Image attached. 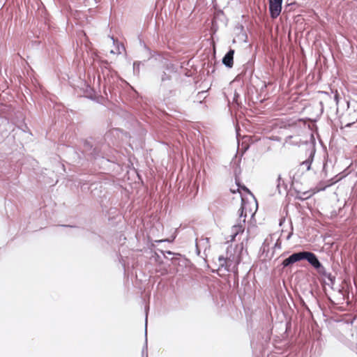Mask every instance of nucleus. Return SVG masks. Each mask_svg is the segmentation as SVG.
<instances>
[{
	"mask_svg": "<svg viewBox=\"0 0 357 357\" xmlns=\"http://www.w3.org/2000/svg\"><path fill=\"white\" fill-rule=\"evenodd\" d=\"M239 213V220L238 222L234 225L231 228V241H234L235 237L239 234L244 231V225L245 222L246 218V213H244V208L243 206L241 205V208L238 210Z\"/></svg>",
	"mask_w": 357,
	"mask_h": 357,
	"instance_id": "20e7f679",
	"label": "nucleus"
},
{
	"mask_svg": "<svg viewBox=\"0 0 357 357\" xmlns=\"http://www.w3.org/2000/svg\"><path fill=\"white\" fill-rule=\"evenodd\" d=\"M303 251L294 252L283 260V261L282 262V266H283V268L289 266L296 262L303 260Z\"/></svg>",
	"mask_w": 357,
	"mask_h": 357,
	"instance_id": "6e6552de",
	"label": "nucleus"
},
{
	"mask_svg": "<svg viewBox=\"0 0 357 357\" xmlns=\"http://www.w3.org/2000/svg\"><path fill=\"white\" fill-rule=\"evenodd\" d=\"M305 259L317 271L321 276L329 280L332 283L335 280V278L332 276L331 273H328L321 263L319 261L317 255L309 251H303V260Z\"/></svg>",
	"mask_w": 357,
	"mask_h": 357,
	"instance_id": "f257e3e1",
	"label": "nucleus"
},
{
	"mask_svg": "<svg viewBox=\"0 0 357 357\" xmlns=\"http://www.w3.org/2000/svg\"><path fill=\"white\" fill-rule=\"evenodd\" d=\"M176 67L172 63H169L165 65L160 76L161 86L167 85V82L171 81L174 75L176 74Z\"/></svg>",
	"mask_w": 357,
	"mask_h": 357,
	"instance_id": "39448f33",
	"label": "nucleus"
},
{
	"mask_svg": "<svg viewBox=\"0 0 357 357\" xmlns=\"http://www.w3.org/2000/svg\"><path fill=\"white\" fill-rule=\"evenodd\" d=\"M109 63L105 60H100L99 61V66L101 69V72L98 70V79L100 82L101 79H106V77L109 75V70L108 68Z\"/></svg>",
	"mask_w": 357,
	"mask_h": 357,
	"instance_id": "1a4fd4ad",
	"label": "nucleus"
},
{
	"mask_svg": "<svg viewBox=\"0 0 357 357\" xmlns=\"http://www.w3.org/2000/svg\"><path fill=\"white\" fill-rule=\"evenodd\" d=\"M206 93H207V91H202L198 92V93L194 98L193 101L195 102L202 103V101L204 100H205L206 98L207 97Z\"/></svg>",
	"mask_w": 357,
	"mask_h": 357,
	"instance_id": "9b49d317",
	"label": "nucleus"
},
{
	"mask_svg": "<svg viewBox=\"0 0 357 357\" xmlns=\"http://www.w3.org/2000/svg\"><path fill=\"white\" fill-rule=\"evenodd\" d=\"M239 213V220L238 222L234 225L231 228V241H234L235 237L239 234L244 231V225L245 222L246 218V213H244V208L243 206L241 205V208L238 210Z\"/></svg>",
	"mask_w": 357,
	"mask_h": 357,
	"instance_id": "7ed1b4c3",
	"label": "nucleus"
},
{
	"mask_svg": "<svg viewBox=\"0 0 357 357\" xmlns=\"http://www.w3.org/2000/svg\"><path fill=\"white\" fill-rule=\"evenodd\" d=\"M281 241H280V239H278L275 243L274 244V249L280 250L281 248Z\"/></svg>",
	"mask_w": 357,
	"mask_h": 357,
	"instance_id": "2eb2a0df",
	"label": "nucleus"
},
{
	"mask_svg": "<svg viewBox=\"0 0 357 357\" xmlns=\"http://www.w3.org/2000/svg\"><path fill=\"white\" fill-rule=\"evenodd\" d=\"M277 189L279 194H282L281 187L282 186L284 190H286V185H284V182L282 180L280 175H278L277 181H276Z\"/></svg>",
	"mask_w": 357,
	"mask_h": 357,
	"instance_id": "f8f14e48",
	"label": "nucleus"
},
{
	"mask_svg": "<svg viewBox=\"0 0 357 357\" xmlns=\"http://www.w3.org/2000/svg\"><path fill=\"white\" fill-rule=\"evenodd\" d=\"M271 17L277 18L282 10V0H268Z\"/></svg>",
	"mask_w": 357,
	"mask_h": 357,
	"instance_id": "423d86ee",
	"label": "nucleus"
},
{
	"mask_svg": "<svg viewBox=\"0 0 357 357\" xmlns=\"http://www.w3.org/2000/svg\"><path fill=\"white\" fill-rule=\"evenodd\" d=\"M243 188L244 190L249 191V190L245 186H243Z\"/></svg>",
	"mask_w": 357,
	"mask_h": 357,
	"instance_id": "a211bd4d",
	"label": "nucleus"
},
{
	"mask_svg": "<svg viewBox=\"0 0 357 357\" xmlns=\"http://www.w3.org/2000/svg\"><path fill=\"white\" fill-rule=\"evenodd\" d=\"M236 185H239V184H238V181H237V180H236Z\"/></svg>",
	"mask_w": 357,
	"mask_h": 357,
	"instance_id": "6ab92c4d",
	"label": "nucleus"
},
{
	"mask_svg": "<svg viewBox=\"0 0 357 357\" xmlns=\"http://www.w3.org/2000/svg\"><path fill=\"white\" fill-rule=\"evenodd\" d=\"M146 325H147V314H146ZM145 336L146 337V326H145ZM148 354V346H147V338L146 337V340H145V344L142 349V356H146V354Z\"/></svg>",
	"mask_w": 357,
	"mask_h": 357,
	"instance_id": "ddd939ff",
	"label": "nucleus"
},
{
	"mask_svg": "<svg viewBox=\"0 0 357 357\" xmlns=\"http://www.w3.org/2000/svg\"><path fill=\"white\" fill-rule=\"evenodd\" d=\"M234 50L230 49L222 58V63L227 68H231L234 64Z\"/></svg>",
	"mask_w": 357,
	"mask_h": 357,
	"instance_id": "9d476101",
	"label": "nucleus"
},
{
	"mask_svg": "<svg viewBox=\"0 0 357 357\" xmlns=\"http://www.w3.org/2000/svg\"><path fill=\"white\" fill-rule=\"evenodd\" d=\"M308 153L309 155L307 158L300 163V169H302V173L309 171L311 168L315 154V149L314 146H310V149L308 150Z\"/></svg>",
	"mask_w": 357,
	"mask_h": 357,
	"instance_id": "0eeeda50",
	"label": "nucleus"
},
{
	"mask_svg": "<svg viewBox=\"0 0 357 357\" xmlns=\"http://www.w3.org/2000/svg\"><path fill=\"white\" fill-rule=\"evenodd\" d=\"M291 234H292L291 233L289 234V235L287 236V239H289V238H290V237H291Z\"/></svg>",
	"mask_w": 357,
	"mask_h": 357,
	"instance_id": "f3484780",
	"label": "nucleus"
},
{
	"mask_svg": "<svg viewBox=\"0 0 357 357\" xmlns=\"http://www.w3.org/2000/svg\"><path fill=\"white\" fill-rule=\"evenodd\" d=\"M339 94L337 93V91H335V94L334 96V100L336 102V105H338V102H339Z\"/></svg>",
	"mask_w": 357,
	"mask_h": 357,
	"instance_id": "dca6fc26",
	"label": "nucleus"
},
{
	"mask_svg": "<svg viewBox=\"0 0 357 357\" xmlns=\"http://www.w3.org/2000/svg\"><path fill=\"white\" fill-rule=\"evenodd\" d=\"M142 357H148V354H146V356H142Z\"/></svg>",
	"mask_w": 357,
	"mask_h": 357,
	"instance_id": "aec40b11",
	"label": "nucleus"
},
{
	"mask_svg": "<svg viewBox=\"0 0 357 357\" xmlns=\"http://www.w3.org/2000/svg\"><path fill=\"white\" fill-rule=\"evenodd\" d=\"M218 261L220 262V268H224L227 271L233 272H235L237 270V265L240 262V259L238 258H236L234 255H231L227 256V257L220 256L218 257Z\"/></svg>",
	"mask_w": 357,
	"mask_h": 357,
	"instance_id": "f03ea898",
	"label": "nucleus"
},
{
	"mask_svg": "<svg viewBox=\"0 0 357 357\" xmlns=\"http://www.w3.org/2000/svg\"><path fill=\"white\" fill-rule=\"evenodd\" d=\"M139 66L140 62L135 61L133 63V73L136 75H139Z\"/></svg>",
	"mask_w": 357,
	"mask_h": 357,
	"instance_id": "4468645a",
	"label": "nucleus"
}]
</instances>
